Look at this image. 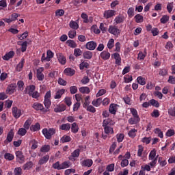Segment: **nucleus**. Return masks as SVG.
<instances>
[{
    "instance_id": "32",
    "label": "nucleus",
    "mask_w": 175,
    "mask_h": 175,
    "mask_svg": "<svg viewBox=\"0 0 175 175\" xmlns=\"http://www.w3.org/2000/svg\"><path fill=\"white\" fill-rule=\"evenodd\" d=\"M92 105L95 106V107H99L100 105H102V98H98L96 100H93L92 102Z\"/></svg>"
},
{
    "instance_id": "38",
    "label": "nucleus",
    "mask_w": 175,
    "mask_h": 175,
    "mask_svg": "<svg viewBox=\"0 0 175 175\" xmlns=\"http://www.w3.org/2000/svg\"><path fill=\"white\" fill-rule=\"evenodd\" d=\"M88 69L90 68V64H88L86 62H82L80 64H79V69L81 70H83V69Z\"/></svg>"
},
{
    "instance_id": "12",
    "label": "nucleus",
    "mask_w": 175,
    "mask_h": 175,
    "mask_svg": "<svg viewBox=\"0 0 175 175\" xmlns=\"http://www.w3.org/2000/svg\"><path fill=\"white\" fill-rule=\"evenodd\" d=\"M93 163H94V161L91 159H85L81 162V165L83 167H91Z\"/></svg>"
},
{
    "instance_id": "50",
    "label": "nucleus",
    "mask_w": 175,
    "mask_h": 175,
    "mask_svg": "<svg viewBox=\"0 0 175 175\" xmlns=\"http://www.w3.org/2000/svg\"><path fill=\"white\" fill-rule=\"evenodd\" d=\"M149 103H150V105L153 106L154 107H159V102H158L155 99H151L149 101Z\"/></svg>"
},
{
    "instance_id": "6",
    "label": "nucleus",
    "mask_w": 175,
    "mask_h": 175,
    "mask_svg": "<svg viewBox=\"0 0 175 175\" xmlns=\"http://www.w3.org/2000/svg\"><path fill=\"white\" fill-rule=\"evenodd\" d=\"M114 16H116V10H107L103 13V17L106 20H109V18H111V17H114Z\"/></svg>"
},
{
    "instance_id": "43",
    "label": "nucleus",
    "mask_w": 175,
    "mask_h": 175,
    "mask_svg": "<svg viewBox=\"0 0 175 175\" xmlns=\"http://www.w3.org/2000/svg\"><path fill=\"white\" fill-rule=\"evenodd\" d=\"M32 166H33V163H32V161H29L23 165V170H29V169H31Z\"/></svg>"
},
{
    "instance_id": "17",
    "label": "nucleus",
    "mask_w": 175,
    "mask_h": 175,
    "mask_svg": "<svg viewBox=\"0 0 175 175\" xmlns=\"http://www.w3.org/2000/svg\"><path fill=\"white\" fill-rule=\"evenodd\" d=\"M139 122H140V117L133 116V118L129 119V124H130V125H136V124H139Z\"/></svg>"
},
{
    "instance_id": "11",
    "label": "nucleus",
    "mask_w": 175,
    "mask_h": 175,
    "mask_svg": "<svg viewBox=\"0 0 175 175\" xmlns=\"http://www.w3.org/2000/svg\"><path fill=\"white\" fill-rule=\"evenodd\" d=\"M35 90H36L35 85H30L25 88V94H28L29 96H31V95L35 92Z\"/></svg>"
},
{
    "instance_id": "64",
    "label": "nucleus",
    "mask_w": 175,
    "mask_h": 175,
    "mask_svg": "<svg viewBox=\"0 0 175 175\" xmlns=\"http://www.w3.org/2000/svg\"><path fill=\"white\" fill-rule=\"evenodd\" d=\"M44 105L46 109H50V106H51V100H44Z\"/></svg>"
},
{
    "instance_id": "53",
    "label": "nucleus",
    "mask_w": 175,
    "mask_h": 175,
    "mask_svg": "<svg viewBox=\"0 0 175 175\" xmlns=\"http://www.w3.org/2000/svg\"><path fill=\"white\" fill-rule=\"evenodd\" d=\"M158 162L160 166H162V167H163V166H166V165L167 164L166 160L163 159V157H159Z\"/></svg>"
},
{
    "instance_id": "28",
    "label": "nucleus",
    "mask_w": 175,
    "mask_h": 175,
    "mask_svg": "<svg viewBox=\"0 0 175 175\" xmlns=\"http://www.w3.org/2000/svg\"><path fill=\"white\" fill-rule=\"evenodd\" d=\"M65 94V90L64 89H61L57 91L55 96V99H61L62 96Z\"/></svg>"
},
{
    "instance_id": "13",
    "label": "nucleus",
    "mask_w": 175,
    "mask_h": 175,
    "mask_svg": "<svg viewBox=\"0 0 175 175\" xmlns=\"http://www.w3.org/2000/svg\"><path fill=\"white\" fill-rule=\"evenodd\" d=\"M96 46H98V44L94 41H90L87 42L85 44V47L87 50H90V51L95 50V49H96Z\"/></svg>"
},
{
    "instance_id": "5",
    "label": "nucleus",
    "mask_w": 175,
    "mask_h": 175,
    "mask_svg": "<svg viewBox=\"0 0 175 175\" xmlns=\"http://www.w3.org/2000/svg\"><path fill=\"white\" fill-rule=\"evenodd\" d=\"M108 32L111 33V35H114V36H118V35L121 33V30H120L116 26L110 25L108 29Z\"/></svg>"
},
{
    "instance_id": "54",
    "label": "nucleus",
    "mask_w": 175,
    "mask_h": 175,
    "mask_svg": "<svg viewBox=\"0 0 175 175\" xmlns=\"http://www.w3.org/2000/svg\"><path fill=\"white\" fill-rule=\"evenodd\" d=\"M14 175H21V174H23V169H21V167H16L14 170Z\"/></svg>"
},
{
    "instance_id": "30",
    "label": "nucleus",
    "mask_w": 175,
    "mask_h": 175,
    "mask_svg": "<svg viewBox=\"0 0 175 175\" xmlns=\"http://www.w3.org/2000/svg\"><path fill=\"white\" fill-rule=\"evenodd\" d=\"M79 91L81 94H90V92H91V90H90V88L87 86H82L79 88Z\"/></svg>"
},
{
    "instance_id": "7",
    "label": "nucleus",
    "mask_w": 175,
    "mask_h": 175,
    "mask_svg": "<svg viewBox=\"0 0 175 175\" xmlns=\"http://www.w3.org/2000/svg\"><path fill=\"white\" fill-rule=\"evenodd\" d=\"M32 108L34 109V110H36V111H44V113H46L47 110L44 109V107L43 106V104L39 103H34L32 105Z\"/></svg>"
},
{
    "instance_id": "57",
    "label": "nucleus",
    "mask_w": 175,
    "mask_h": 175,
    "mask_svg": "<svg viewBox=\"0 0 175 175\" xmlns=\"http://www.w3.org/2000/svg\"><path fill=\"white\" fill-rule=\"evenodd\" d=\"M167 73H168L167 70L165 68H161L159 71V75L163 77L167 76Z\"/></svg>"
},
{
    "instance_id": "33",
    "label": "nucleus",
    "mask_w": 175,
    "mask_h": 175,
    "mask_svg": "<svg viewBox=\"0 0 175 175\" xmlns=\"http://www.w3.org/2000/svg\"><path fill=\"white\" fill-rule=\"evenodd\" d=\"M134 18L135 20V22L137 23H143L144 21V17L143 15H141L140 14H137L134 16Z\"/></svg>"
},
{
    "instance_id": "25",
    "label": "nucleus",
    "mask_w": 175,
    "mask_h": 175,
    "mask_svg": "<svg viewBox=\"0 0 175 175\" xmlns=\"http://www.w3.org/2000/svg\"><path fill=\"white\" fill-rule=\"evenodd\" d=\"M13 57H14V51H10L3 57V59H4V61H9V59Z\"/></svg>"
},
{
    "instance_id": "22",
    "label": "nucleus",
    "mask_w": 175,
    "mask_h": 175,
    "mask_svg": "<svg viewBox=\"0 0 175 175\" xmlns=\"http://www.w3.org/2000/svg\"><path fill=\"white\" fill-rule=\"evenodd\" d=\"M49 159H50V156L49 154H46L42 158L40 159V160L38 161V164L44 165L45 163H47V162H49Z\"/></svg>"
},
{
    "instance_id": "2",
    "label": "nucleus",
    "mask_w": 175,
    "mask_h": 175,
    "mask_svg": "<svg viewBox=\"0 0 175 175\" xmlns=\"http://www.w3.org/2000/svg\"><path fill=\"white\" fill-rule=\"evenodd\" d=\"M42 135H44V137H46L48 140H50L51 137L53 135H55V129L53 128L49 129H42Z\"/></svg>"
},
{
    "instance_id": "4",
    "label": "nucleus",
    "mask_w": 175,
    "mask_h": 175,
    "mask_svg": "<svg viewBox=\"0 0 175 175\" xmlns=\"http://www.w3.org/2000/svg\"><path fill=\"white\" fill-rule=\"evenodd\" d=\"M16 157V161L18 163L23 164L25 162V156L23 154V152L18 150L15 152Z\"/></svg>"
},
{
    "instance_id": "29",
    "label": "nucleus",
    "mask_w": 175,
    "mask_h": 175,
    "mask_svg": "<svg viewBox=\"0 0 175 175\" xmlns=\"http://www.w3.org/2000/svg\"><path fill=\"white\" fill-rule=\"evenodd\" d=\"M40 130V124L39 122L36 123L34 125L30 126V131L32 132H38Z\"/></svg>"
},
{
    "instance_id": "27",
    "label": "nucleus",
    "mask_w": 175,
    "mask_h": 175,
    "mask_svg": "<svg viewBox=\"0 0 175 175\" xmlns=\"http://www.w3.org/2000/svg\"><path fill=\"white\" fill-rule=\"evenodd\" d=\"M124 20H125V18L124 17V16L119 15L115 18L114 21L116 24H122Z\"/></svg>"
},
{
    "instance_id": "8",
    "label": "nucleus",
    "mask_w": 175,
    "mask_h": 175,
    "mask_svg": "<svg viewBox=\"0 0 175 175\" xmlns=\"http://www.w3.org/2000/svg\"><path fill=\"white\" fill-rule=\"evenodd\" d=\"M79 157H80V149H76L71 153V155L68 157V159L72 161V162H75L76 158H79Z\"/></svg>"
},
{
    "instance_id": "41",
    "label": "nucleus",
    "mask_w": 175,
    "mask_h": 175,
    "mask_svg": "<svg viewBox=\"0 0 175 175\" xmlns=\"http://www.w3.org/2000/svg\"><path fill=\"white\" fill-rule=\"evenodd\" d=\"M37 79L39 81H43L44 80V75L39 70H37Z\"/></svg>"
},
{
    "instance_id": "24",
    "label": "nucleus",
    "mask_w": 175,
    "mask_h": 175,
    "mask_svg": "<svg viewBox=\"0 0 175 175\" xmlns=\"http://www.w3.org/2000/svg\"><path fill=\"white\" fill-rule=\"evenodd\" d=\"M112 57H113L114 59H116V65H121V56H120V53H115L112 55Z\"/></svg>"
},
{
    "instance_id": "34",
    "label": "nucleus",
    "mask_w": 175,
    "mask_h": 175,
    "mask_svg": "<svg viewBox=\"0 0 175 175\" xmlns=\"http://www.w3.org/2000/svg\"><path fill=\"white\" fill-rule=\"evenodd\" d=\"M79 125L77 124V123L74 122L71 124V132H72V133H77V132H79Z\"/></svg>"
},
{
    "instance_id": "61",
    "label": "nucleus",
    "mask_w": 175,
    "mask_h": 175,
    "mask_svg": "<svg viewBox=\"0 0 175 175\" xmlns=\"http://www.w3.org/2000/svg\"><path fill=\"white\" fill-rule=\"evenodd\" d=\"M174 8V5H173V2L168 3L167 5V10L168 13H172Z\"/></svg>"
},
{
    "instance_id": "46",
    "label": "nucleus",
    "mask_w": 175,
    "mask_h": 175,
    "mask_svg": "<svg viewBox=\"0 0 175 175\" xmlns=\"http://www.w3.org/2000/svg\"><path fill=\"white\" fill-rule=\"evenodd\" d=\"M124 137H125V135L120 133V134H117L116 135V139L118 143H122L124 141Z\"/></svg>"
},
{
    "instance_id": "49",
    "label": "nucleus",
    "mask_w": 175,
    "mask_h": 175,
    "mask_svg": "<svg viewBox=\"0 0 175 175\" xmlns=\"http://www.w3.org/2000/svg\"><path fill=\"white\" fill-rule=\"evenodd\" d=\"M27 47H28V42L25 41L21 44V50L22 53H25V51H27Z\"/></svg>"
},
{
    "instance_id": "16",
    "label": "nucleus",
    "mask_w": 175,
    "mask_h": 175,
    "mask_svg": "<svg viewBox=\"0 0 175 175\" xmlns=\"http://www.w3.org/2000/svg\"><path fill=\"white\" fill-rule=\"evenodd\" d=\"M57 58L62 65H65L66 64V57L64 55V54L59 53L56 54Z\"/></svg>"
},
{
    "instance_id": "45",
    "label": "nucleus",
    "mask_w": 175,
    "mask_h": 175,
    "mask_svg": "<svg viewBox=\"0 0 175 175\" xmlns=\"http://www.w3.org/2000/svg\"><path fill=\"white\" fill-rule=\"evenodd\" d=\"M90 99H91V96H87L85 98V102L83 103V108L87 109V106L90 105L91 102L90 101Z\"/></svg>"
},
{
    "instance_id": "48",
    "label": "nucleus",
    "mask_w": 175,
    "mask_h": 175,
    "mask_svg": "<svg viewBox=\"0 0 175 175\" xmlns=\"http://www.w3.org/2000/svg\"><path fill=\"white\" fill-rule=\"evenodd\" d=\"M65 14V11L62 9H59L55 11V16L61 17Z\"/></svg>"
},
{
    "instance_id": "18",
    "label": "nucleus",
    "mask_w": 175,
    "mask_h": 175,
    "mask_svg": "<svg viewBox=\"0 0 175 175\" xmlns=\"http://www.w3.org/2000/svg\"><path fill=\"white\" fill-rule=\"evenodd\" d=\"M64 73L66 75V76L72 77L75 75V73H76V70H75L73 68H67L64 69Z\"/></svg>"
},
{
    "instance_id": "14",
    "label": "nucleus",
    "mask_w": 175,
    "mask_h": 175,
    "mask_svg": "<svg viewBox=\"0 0 175 175\" xmlns=\"http://www.w3.org/2000/svg\"><path fill=\"white\" fill-rule=\"evenodd\" d=\"M12 115L14 117V118H20V117H21V109L17 108V107H13Z\"/></svg>"
},
{
    "instance_id": "26",
    "label": "nucleus",
    "mask_w": 175,
    "mask_h": 175,
    "mask_svg": "<svg viewBox=\"0 0 175 175\" xmlns=\"http://www.w3.org/2000/svg\"><path fill=\"white\" fill-rule=\"evenodd\" d=\"M59 129L61 131H66V132H68V131H70V124H62L61 126H59Z\"/></svg>"
},
{
    "instance_id": "60",
    "label": "nucleus",
    "mask_w": 175,
    "mask_h": 175,
    "mask_svg": "<svg viewBox=\"0 0 175 175\" xmlns=\"http://www.w3.org/2000/svg\"><path fill=\"white\" fill-rule=\"evenodd\" d=\"M161 114L159 113V111L158 109H154L151 113V116L154 118H158Z\"/></svg>"
},
{
    "instance_id": "20",
    "label": "nucleus",
    "mask_w": 175,
    "mask_h": 175,
    "mask_svg": "<svg viewBox=\"0 0 175 175\" xmlns=\"http://www.w3.org/2000/svg\"><path fill=\"white\" fill-rule=\"evenodd\" d=\"M100 57L102 59H104V61H106L107 59H110V53L107 51H103L100 53Z\"/></svg>"
},
{
    "instance_id": "59",
    "label": "nucleus",
    "mask_w": 175,
    "mask_h": 175,
    "mask_svg": "<svg viewBox=\"0 0 175 175\" xmlns=\"http://www.w3.org/2000/svg\"><path fill=\"white\" fill-rule=\"evenodd\" d=\"M116 148H117V143L115 142L111 145L109 148V154H113Z\"/></svg>"
},
{
    "instance_id": "35",
    "label": "nucleus",
    "mask_w": 175,
    "mask_h": 175,
    "mask_svg": "<svg viewBox=\"0 0 175 175\" xmlns=\"http://www.w3.org/2000/svg\"><path fill=\"white\" fill-rule=\"evenodd\" d=\"M154 133L155 135H157L158 137H160V139H163V132L161 131V129L156 128L154 130Z\"/></svg>"
},
{
    "instance_id": "39",
    "label": "nucleus",
    "mask_w": 175,
    "mask_h": 175,
    "mask_svg": "<svg viewBox=\"0 0 175 175\" xmlns=\"http://www.w3.org/2000/svg\"><path fill=\"white\" fill-rule=\"evenodd\" d=\"M51 150V146L50 145H44L40 148L41 152H49Z\"/></svg>"
},
{
    "instance_id": "40",
    "label": "nucleus",
    "mask_w": 175,
    "mask_h": 175,
    "mask_svg": "<svg viewBox=\"0 0 175 175\" xmlns=\"http://www.w3.org/2000/svg\"><path fill=\"white\" fill-rule=\"evenodd\" d=\"M70 27L72 28V29H79V23H77L75 21H71L69 23Z\"/></svg>"
},
{
    "instance_id": "15",
    "label": "nucleus",
    "mask_w": 175,
    "mask_h": 175,
    "mask_svg": "<svg viewBox=\"0 0 175 175\" xmlns=\"http://www.w3.org/2000/svg\"><path fill=\"white\" fill-rule=\"evenodd\" d=\"M66 110V105L64 104L57 105L54 109L55 113H61Z\"/></svg>"
},
{
    "instance_id": "10",
    "label": "nucleus",
    "mask_w": 175,
    "mask_h": 175,
    "mask_svg": "<svg viewBox=\"0 0 175 175\" xmlns=\"http://www.w3.org/2000/svg\"><path fill=\"white\" fill-rule=\"evenodd\" d=\"M13 137H14V132L13 131V129H11L7 135L4 144H8V143H12V142H13Z\"/></svg>"
},
{
    "instance_id": "62",
    "label": "nucleus",
    "mask_w": 175,
    "mask_h": 175,
    "mask_svg": "<svg viewBox=\"0 0 175 175\" xmlns=\"http://www.w3.org/2000/svg\"><path fill=\"white\" fill-rule=\"evenodd\" d=\"M161 24H166L167 21H169V16L167 15H163L162 18L160 20Z\"/></svg>"
},
{
    "instance_id": "52",
    "label": "nucleus",
    "mask_w": 175,
    "mask_h": 175,
    "mask_svg": "<svg viewBox=\"0 0 175 175\" xmlns=\"http://www.w3.org/2000/svg\"><path fill=\"white\" fill-rule=\"evenodd\" d=\"M107 47L109 50H111L114 47V39L111 38L107 42Z\"/></svg>"
},
{
    "instance_id": "55",
    "label": "nucleus",
    "mask_w": 175,
    "mask_h": 175,
    "mask_svg": "<svg viewBox=\"0 0 175 175\" xmlns=\"http://www.w3.org/2000/svg\"><path fill=\"white\" fill-rule=\"evenodd\" d=\"M175 131L174 129H168L165 133V136H167V137H172V136H174Z\"/></svg>"
},
{
    "instance_id": "9",
    "label": "nucleus",
    "mask_w": 175,
    "mask_h": 175,
    "mask_svg": "<svg viewBox=\"0 0 175 175\" xmlns=\"http://www.w3.org/2000/svg\"><path fill=\"white\" fill-rule=\"evenodd\" d=\"M118 107H120V105L114 103H111L109 105V111L111 114H113V116H116L117 114V110H118Z\"/></svg>"
},
{
    "instance_id": "1",
    "label": "nucleus",
    "mask_w": 175,
    "mask_h": 175,
    "mask_svg": "<svg viewBox=\"0 0 175 175\" xmlns=\"http://www.w3.org/2000/svg\"><path fill=\"white\" fill-rule=\"evenodd\" d=\"M111 120L110 118L105 119L103 122V127L104 129V133L105 135H113L114 130L111 127Z\"/></svg>"
},
{
    "instance_id": "3",
    "label": "nucleus",
    "mask_w": 175,
    "mask_h": 175,
    "mask_svg": "<svg viewBox=\"0 0 175 175\" xmlns=\"http://www.w3.org/2000/svg\"><path fill=\"white\" fill-rule=\"evenodd\" d=\"M16 91H17V84L16 83H12L8 86L5 93L8 95H13Z\"/></svg>"
},
{
    "instance_id": "36",
    "label": "nucleus",
    "mask_w": 175,
    "mask_h": 175,
    "mask_svg": "<svg viewBox=\"0 0 175 175\" xmlns=\"http://www.w3.org/2000/svg\"><path fill=\"white\" fill-rule=\"evenodd\" d=\"M66 43L68 44V46L72 49H76V47H77V44H76V42L73 40H68Z\"/></svg>"
},
{
    "instance_id": "44",
    "label": "nucleus",
    "mask_w": 175,
    "mask_h": 175,
    "mask_svg": "<svg viewBox=\"0 0 175 175\" xmlns=\"http://www.w3.org/2000/svg\"><path fill=\"white\" fill-rule=\"evenodd\" d=\"M137 80L138 84H140V85H146V78H144L143 77H138Z\"/></svg>"
},
{
    "instance_id": "56",
    "label": "nucleus",
    "mask_w": 175,
    "mask_h": 175,
    "mask_svg": "<svg viewBox=\"0 0 175 175\" xmlns=\"http://www.w3.org/2000/svg\"><path fill=\"white\" fill-rule=\"evenodd\" d=\"M143 151H144V147L142 145L138 146L137 157H142L143 155Z\"/></svg>"
},
{
    "instance_id": "23",
    "label": "nucleus",
    "mask_w": 175,
    "mask_h": 175,
    "mask_svg": "<svg viewBox=\"0 0 175 175\" xmlns=\"http://www.w3.org/2000/svg\"><path fill=\"white\" fill-rule=\"evenodd\" d=\"M24 64H25V59L23 57L21 60V62H19L16 66L17 72H21L23 70V68H24Z\"/></svg>"
},
{
    "instance_id": "21",
    "label": "nucleus",
    "mask_w": 175,
    "mask_h": 175,
    "mask_svg": "<svg viewBox=\"0 0 175 175\" xmlns=\"http://www.w3.org/2000/svg\"><path fill=\"white\" fill-rule=\"evenodd\" d=\"M94 56V53L90 51H85L83 53V58L85 59H91Z\"/></svg>"
},
{
    "instance_id": "42",
    "label": "nucleus",
    "mask_w": 175,
    "mask_h": 175,
    "mask_svg": "<svg viewBox=\"0 0 175 175\" xmlns=\"http://www.w3.org/2000/svg\"><path fill=\"white\" fill-rule=\"evenodd\" d=\"M72 140V138L70 137V136L69 135H64L62 138H61V142L62 143H68V142H70Z\"/></svg>"
},
{
    "instance_id": "19",
    "label": "nucleus",
    "mask_w": 175,
    "mask_h": 175,
    "mask_svg": "<svg viewBox=\"0 0 175 175\" xmlns=\"http://www.w3.org/2000/svg\"><path fill=\"white\" fill-rule=\"evenodd\" d=\"M146 57H147V49L145 48L144 49V52L139 51L138 53L137 59L139 61H143Z\"/></svg>"
},
{
    "instance_id": "31",
    "label": "nucleus",
    "mask_w": 175,
    "mask_h": 175,
    "mask_svg": "<svg viewBox=\"0 0 175 175\" xmlns=\"http://www.w3.org/2000/svg\"><path fill=\"white\" fill-rule=\"evenodd\" d=\"M136 133H137V129H131L129 131L128 135H129V137H131V139H135V137H136Z\"/></svg>"
},
{
    "instance_id": "58",
    "label": "nucleus",
    "mask_w": 175,
    "mask_h": 175,
    "mask_svg": "<svg viewBox=\"0 0 175 175\" xmlns=\"http://www.w3.org/2000/svg\"><path fill=\"white\" fill-rule=\"evenodd\" d=\"M18 134L20 135V136H25L27 135V129L25 128H21L18 131Z\"/></svg>"
},
{
    "instance_id": "63",
    "label": "nucleus",
    "mask_w": 175,
    "mask_h": 175,
    "mask_svg": "<svg viewBox=\"0 0 175 175\" xmlns=\"http://www.w3.org/2000/svg\"><path fill=\"white\" fill-rule=\"evenodd\" d=\"M81 54H83V51H81V49H75L74 50V55L75 57H80V55H81Z\"/></svg>"
},
{
    "instance_id": "37",
    "label": "nucleus",
    "mask_w": 175,
    "mask_h": 175,
    "mask_svg": "<svg viewBox=\"0 0 175 175\" xmlns=\"http://www.w3.org/2000/svg\"><path fill=\"white\" fill-rule=\"evenodd\" d=\"M156 157H157V150L152 149L149 154L148 159L149 161H152Z\"/></svg>"
},
{
    "instance_id": "47",
    "label": "nucleus",
    "mask_w": 175,
    "mask_h": 175,
    "mask_svg": "<svg viewBox=\"0 0 175 175\" xmlns=\"http://www.w3.org/2000/svg\"><path fill=\"white\" fill-rule=\"evenodd\" d=\"M4 158L7 161H13V159H14V155L11 153H5L4 154Z\"/></svg>"
},
{
    "instance_id": "51",
    "label": "nucleus",
    "mask_w": 175,
    "mask_h": 175,
    "mask_svg": "<svg viewBox=\"0 0 175 175\" xmlns=\"http://www.w3.org/2000/svg\"><path fill=\"white\" fill-rule=\"evenodd\" d=\"M70 165V161H64L61 164V170H62L63 169H68Z\"/></svg>"
}]
</instances>
